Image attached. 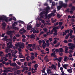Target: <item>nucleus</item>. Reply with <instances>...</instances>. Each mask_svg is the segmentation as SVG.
<instances>
[{"label": "nucleus", "instance_id": "f257e3e1", "mask_svg": "<svg viewBox=\"0 0 75 75\" xmlns=\"http://www.w3.org/2000/svg\"><path fill=\"white\" fill-rule=\"evenodd\" d=\"M50 7L49 6H47L45 9V11H43L42 12H41L40 15L38 16L37 19H41V18H43V17H44V15H43V14L45 13H46L47 12V13H49L48 10L50 9Z\"/></svg>", "mask_w": 75, "mask_h": 75}, {"label": "nucleus", "instance_id": "f03ea898", "mask_svg": "<svg viewBox=\"0 0 75 75\" xmlns=\"http://www.w3.org/2000/svg\"><path fill=\"white\" fill-rule=\"evenodd\" d=\"M48 13L49 12H46V13L45 12V13H43V15H44V16H43V18H44V17H45L46 18H45V19H47V18L49 19V18H51L52 16H55V14H54V13L52 12L51 13L47 15Z\"/></svg>", "mask_w": 75, "mask_h": 75}, {"label": "nucleus", "instance_id": "7ed1b4c3", "mask_svg": "<svg viewBox=\"0 0 75 75\" xmlns=\"http://www.w3.org/2000/svg\"><path fill=\"white\" fill-rule=\"evenodd\" d=\"M15 46L16 47H19L20 48H22L23 49L24 47V43H18L17 44H15Z\"/></svg>", "mask_w": 75, "mask_h": 75}, {"label": "nucleus", "instance_id": "20e7f679", "mask_svg": "<svg viewBox=\"0 0 75 75\" xmlns=\"http://www.w3.org/2000/svg\"><path fill=\"white\" fill-rule=\"evenodd\" d=\"M9 17H7L6 16L0 15V19H8Z\"/></svg>", "mask_w": 75, "mask_h": 75}, {"label": "nucleus", "instance_id": "39448f33", "mask_svg": "<svg viewBox=\"0 0 75 75\" xmlns=\"http://www.w3.org/2000/svg\"><path fill=\"white\" fill-rule=\"evenodd\" d=\"M14 33V31L10 30L6 32V33L8 35H11V34H13Z\"/></svg>", "mask_w": 75, "mask_h": 75}, {"label": "nucleus", "instance_id": "423d86ee", "mask_svg": "<svg viewBox=\"0 0 75 75\" xmlns=\"http://www.w3.org/2000/svg\"><path fill=\"white\" fill-rule=\"evenodd\" d=\"M13 16V14H10L9 15V17H11V18H9V19H16V17H15Z\"/></svg>", "mask_w": 75, "mask_h": 75}, {"label": "nucleus", "instance_id": "0eeeda50", "mask_svg": "<svg viewBox=\"0 0 75 75\" xmlns=\"http://www.w3.org/2000/svg\"><path fill=\"white\" fill-rule=\"evenodd\" d=\"M2 29H3V30H5V28H6V23L4 22H3L2 23Z\"/></svg>", "mask_w": 75, "mask_h": 75}, {"label": "nucleus", "instance_id": "6e6552de", "mask_svg": "<svg viewBox=\"0 0 75 75\" xmlns=\"http://www.w3.org/2000/svg\"><path fill=\"white\" fill-rule=\"evenodd\" d=\"M17 64L16 63H13L11 64L10 66H13V67H16V68H18V66H16Z\"/></svg>", "mask_w": 75, "mask_h": 75}, {"label": "nucleus", "instance_id": "1a4fd4ad", "mask_svg": "<svg viewBox=\"0 0 75 75\" xmlns=\"http://www.w3.org/2000/svg\"><path fill=\"white\" fill-rule=\"evenodd\" d=\"M30 38H31V39H33L34 40L35 39V35L34 34H32V35H30Z\"/></svg>", "mask_w": 75, "mask_h": 75}, {"label": "nucleus", "instance_id": "9d476101", "mask_svg": "<svg viewBox=\"0 0 75 75\" xmlns=\"http://www.w3.org/2000/svg\"><path fill=\"white\" fill-rule=\"evenodd\" d=\"M10 51H11V49L8 47L5 50V52L6 53H8V52H10Z\"/></svg>", "mask_w": 75, "mask_h": 75}, {"label": "nucleus", "instance_id": "9b49d317", "mask_svg": "<svg viewBox=\"0 0 75 75\" xmlns=\"http://www.w3.org/2000/svg\"><path fill=\"white\" fill-rule=\"evenodd\" d=\"M68 47H65V54H68Z\"/></svg>", "mask_w": 75, "mask_h": 75}, {"label": "nucleus", "instance_id": "f8f14e48", "mask_svg": "<svg viewBox=\"0 0 75 75\" xmlns=\"http://www.w3.org/2000/svg\"><path fill=\"white\" fill-rule=\"evenodd\" d=\"M68 64H64L63 65V67L65 69H67V67H68Z\"/></svg>", "mask_w": 75, "mask_h": 75}, {"label": "nucleus", "instance_id": "ddd939ff", "mask_svg": "<svg viewBox=\"0 0 75 75\" xmlns=\"http://www.w3.org/2000/svg\"><path fill=\"white\" fill-rule=\"evenodd\" d=\"M57 29H59V26L53 28V31H57Z\"/></svg>", "mask_w": 75, "mask_h": 75}, {"label": "nucleus", "instance_id": "4468645a", "mask_svg": "<svg viewBox=\"0 0 75 75\" xmlns=\"http://www.w3.org/2000/svg\"><path fill=\"white\" fill-rule=\"evenodd\" d=\"M21 67L23 69H25L26 70H27L28 69V67H24L23 66H22Z\"/></svg>", "mask_w": 75, "mask_h": 75}, {"label": "nucleus", "instance_id": "2eb2a0df", "mask_svg": "<svg viewBox=\"0 0 75 75\" xmlns=\"http://www.w3.org/2000/svg\"><path fill=\"white\" fill-rule=\"evenodd\" d=\"M31 28H32V26L30 25H28L27 26V29L28 30H30Z\"/></svg>", "mask_w": 75, "mask_h": 75}, {"label": "nucleus", "instance_id": "dca6fc26", "mask_svg": "<svg viewBox=\"0 0 75 75\" xmlns=\"http://www.w3.org/2000/svg\"><path fill=\"white\" fill-rule=\"evenodd\" d=\"M51 68L52 69H53L54 68V69H55V70L56 69V66H54L53 64H52V66H51Z\"/></svg>", "mask_w": 75, "mask_h": 75}, {"label": "nucleus", "instance_id": "f3484780", "mask_svg": "<svg viewBox=\"0 0 75 75\" xmlns=\"http://www.w3.org/2000/svg\"><path fill=\"white\" fill-rule=\"evenodd\" d=\"M59 45H60V43L59 42L57 43V45H54V47L55 48H57V47H59Z\"/></svg>", "mask_w": 75, "mask_h": 75}, {"label": "nucleus", "instance_id": "a211bd4d", "mask_svg": "<svg viewBox=\"0 0 75 75\" xmlns=\"http://www.w3.org/2000/svg\"><path fill=\"white\" fill-rule=\"evenodd\" d=\"M68 5H67V4H63L62 5V7H64V8H65L66 7H67Z\"/></svg>", "mask_w": 75, "mask_h": 75}, {"label": "nucleus", "instance_id": "6ab92c4d", "mask_svg": "<svg viewBox=\"0 0 75 75\" xmlns=\"http://www.w3.org/2000/svg\"><path fill=\"white\" fill-rule=\"evenodd\" d=\"M62 6H61V5L57 6V10H61V8H62Z\"/></svg>", "mask_w": 75, "mask_h": 75}, {"label": "nucleus", "instance_id": "aec40b11", "mask_svg": "<svg viewBox=\"0 0 75 75\" xmlns=\"http://www.w3.org/2000/svg\"><path fill=\"white\" fill-rule=\"evenodd\" d=\"M67 71L69 72V73H72V69H69L67 70Z\"/></svg>", "mask_w": 75, "mask_h": 75}, {"label": "nucleus", "instance_id": "412c9836", "mask_svg": "<svg viewBox=\"0 0 75 75\" xmlns=\"http://www.w3.org/2000/svg\"><path fill=\"white\" fill-rule=\"evenodd\" d=\"M1 58H2L3 59V61H4H4H7V60H8V59L5 57H3Z\"/></svg>", "mask_w": 75, "mask_h": 75}, {"label": "nucleus", "instance_id": "4be33fe9", "mask_svg": "<svg viewBox=\"0 0 75 75\" xmlns=\"http://www.w3.org/2000/svg\"><path fill=\"white\" fill-rule=\"evenodd\" d=\"M48 69V70H47V73H52V72L51 71V69Z\"/></svg>", "mask_w": 75, "mask_h": 75}, {"label": "nucleus", "instance_id": "5701e85b", "mask_svg": "<svg viewBox=\"0 0 75 75\" xmlns=\"http://www.w3.org/2000/svg\"><path fill=\"white\" fill-rule=\"evenodd\" d=\"M63 49L61 48H59V52H63Z\"/></svg>", "mask_w": 75, "mask_h": 75}, {"label": "nucleus", "instance_id": "b1692460", "mask_svg": "<svg viewBox=\"0 0 75 75\" xmlns=\"http://www.w3.org/2000/svg\"><path fill=\"white\" fill-rule=\"evenodd\" d=\"M51 57H55V58H57V55L56 54H54L53 53H52L51 54Z\"/></svg>", "mask_w": 75, "mask_h": 75}, {"label": "nucleus", "instance_id": "393cba45", "mask_svg": "<svg viewBox=\"0 0 75 75\" xmlns=\"http://www.w3.org/2000/svg\"><path fill=\"white\" fill-rule=\"evenodd\" d=\"M74 46H71L69 47V49H71V50H74Z\"/></svg>", "mask_w": 75, "mask_h": 75}, {"label": "nucleus", "instance_id": "a878e982", "mask_svg": "<svg viewBox=\"0 0 75 75\" xmlns=\"http://www.w3.org/2000/svg\"><path fill=\"white\" fill-rule=\"evenodd\" d=\"M43 30H44L45 33H47V32L48 31V29L45 28H43Z\"/></svg>", "mask_w": 75, "mask_h": 75}, {"label": "nucleus", "instance_id": "bb28decb", "mask_svg": "<svg viewBox=\"0 0 75 75\" xmlns=\"http://www.w3.org/2000/svg\"><path fill=\"white\" fill-rule=\"evenodd\" d=\"M32 29V31L33 33L34 34H35L36 33V30L35 29Z\"/></svg>", "mask_w": 75, "mask_h": 75}, {"label": "nucleus", "instance_id": "cd10ccee", "mask_svg": "<svg viewBox=\"0 0 75 75\" xmlns=\"http://www.w3.org/2000/svg\"><path fill=\"white\" fill-rule=\"evenodd\" d=\"M51 21L52 23H55V22L57 21V19H55L54 20V19H51Z\"/></svg>", "mask_w": 75, "mask_h": 75}, {"label": "nucleus", "instance_id": "c85d7f7f", "mask_svg": "<svg viewBox=\"0 0 75 75\" xmlns=\"http://www.w3.org/2000/svg\"><path fill=\"white\" fill-rule=\"evenodd\" d=\"M71 10L74 11L75 10V7L74 6H72L71 9Z\"/></svg>", "mask_w": 75, "mask_h": 75}, {"label": "nucleus", "instance_id": "c756f323", "mask_svg": "<svg viewBox=\"0 0 75 75\" xmlns=\"http://www.w3.org/2000/svg\"><path fill=\"white\" fill-rule=\"evenodd\" d=\"M62 59V57H60L59 59L58 58L57 60L59 62H61V60Z\"/></svg>", "mask_w": 75, "mask_h": 75}, {"label": "nucleus", "instance_id": "7c9ffc66", "mask_svg": "<svg viewBox=\"0 0 75 75\" xmlns=\"http://www.w3.org/2000/svg\"><path fill=\"white\" fill-rule=\"evenodd\" d=\"M68 45V46H70V47H71V46H73V45H74V44H73L71 43H69Z\"/></svg>", "mask_w": 75, "mask_h": 75}, {"label": "nucleus", "instance_id": "2f4dec72", "mask_svg": "<svg viewBox=\"0 0 75 75\" xmlns=\"http://www.w3.org/2000/svg\"><path fill=\"white\" fill-rule=\"evenodd\" d=\"M32 64V63H31V62H29L28 63V67H31V66Z\"/></svg>", "mask_w": 75, "mask_h": 75}, {"label": "nucleus", "instance_id": "473e14b6", "mask_svg": "<svg viewBox=\"0 0 75 75\" xmlns=\"http://www.w3.org/2000/svg\"><path fill=\"white\" fill-rule=\"evenodd\" d=\"M54 32L55 33H54L53 35H58V33H57V31H55V30H54Z\"/></svg>", "mask_w": 75, "mask_h": 75}, {"label": "nucleus", "instance_id": "72a5a7b5", "mask_svg": "<svg viewBox=\"0 0 75 75\" xmlns=\"http://www.w3.org/2000/svg\"><path fill=\"white\" fill-rule=\"evenodd\" d=\"M68 59V57L67 56H65L64 57V61H67V59Z\"/></svg>", "mask_w": 75, "mask_h": 75}, {"label": "nucleus", "instance_id": "f704fd0d", "mask_svg": "<svg viewBox=\"0 0 75 75\" xmlns=\"http://www.w3.org/2000/svg\"><path fill=\"white\" fill-rule=\"evenodd\" d=\"M65 33H69V30L68 29L67 30H65Z\"/></svg>", "mask_w": 75, "mask_h": 75}, {"label": "nucleus", "instance_id": "c9c22d12", "mask_svg": "<svg viewBox=\"0 0 75 75\" xmlns=\"http://www.w3.org/2000/svg\"><path fill=\"white\" fill-rule=\"evenodd\" d=\"M12 57H13L14 58H17V56L15 54H12Z\"/></svg>", "mask_w": 75, "mask_h": 75}, {"label": "nucleus", "instance_id": "e433bc0d", "mask_svg": "<svg viewBox=\"0 0 75 75\" xmlns=\"http://www.w3.org/2000/svg\"><path fill=\"white\" fill-rule=\"evenodd\" d=\"M19 69V68H18V67L16 68L15 67H14L13 68V70H14V71H16V70H17V69Z\"/></svg>", "mask_w": 75, "mask_h": 75}, {"label": "nucleus", "instance_id": "4c0bfd02", "mask_svg": "<svg viewBox=\"0 0 75 75\" xmlns=\"http://www.w3.org/2000/svg\"><path fill=\"white\" fill-rule=\"evenodd\" d=\"M59 4H60V6H62V5L63 4V2L62 1H60L59 2Z\"/></svg>", "mask_w": 75, "mask_h": 75}, {"label": "nucleus", "instance_id": "58836bf2", "mask_svg": "<svg viewBox=\"0 0 75 75\" xmlns=\"http://www.w3.org/2000/svg\"><path fill=\"white\" fill-rule=\"evenodd\" d=\"M19 56L20 58H23V55H22V54H19Z\"/></svg>", "mask_w": 75, "mask_h": 75}, {"label": "nucleus", "instance_id": "ea45409f", "mask_svg": "<svg viewBox=\"0 0 75 75\" xmlns=\"http://www.w3.org/2000/svg\"><path fill=\"white\" fill-rule=\"evenodd\" d=\"M35 54V57H37V55H38V54H37V52H35L34 53Z\"/></svg>", "mask_w": 75, "mask_h": 75}, {"label": "nucleus", "instance_id": "a19ab883", "mask_svg": "<svg viewBox=\"0 0 75 75\" xmlns=\"http://www.w3.org/2000/svg\"><path fill=\"white\" fill-rule=\"evenodd\" d=\"M31 59V60L33 61L35 58H34V56H31V57H30Z\"/></svg>", "mask_w": 75, "mask_h": 75}, {"label": "nucleus", "instance_id": "79ce46f5", "mask_svg": "<svg viewBox=\"0 0 75 75\" xmlns=\"http://www.w3.org/2000/svg\"><path fill=\"white\" fill-rule=\"evenodd\" d=\"M42 47H43L44 49H45V47H46V43H45L44 45H42Z\"/></svg>", "mask_w": 75, "mask_h": 75}, {"label": "nucleus", "instance_id": "37998d69", "mask_svg": "<svg viewBox=\"0 0 75 75\" xmlns=\"http://www.w3.org/2000/svg\"><path fill=\"white\" fill-rule=\"evenodd\" d=\"M35 68H37L38 67V65L37 64H36L34 66Z\"/></svg>", "mask_w": 75, "mask_h": 75}, {"label": "nucleus", "instance_id": "c03bdc74", "mask_svg": "<svg viewBox=\"0 0 75 75\" xmlns=\"http://www.w3.org/2000/svg\"><path fill=\"white\" fill-rule=\"evenodd\" d=\"M55 51L56 53H57V52H59V49H55Z\"/></svg>", "mask_w": 75, "mask_h": 75}, {"label": "nucleus", "instance_id": "a18cd8bd", "mask_svg": "<svg viewBox=\"0 0 75 75\" xmlns=\"http://www.w3.org/2000/svg\"><path fill=\"white\" fill-rule=\"evenodd\" d=\"M17 74H18V75L19 74H20L21 73V72H20V71H17L16 72Z\"/></svg>", "mask_w": 75, "mask_h": 75}, {"label": "nucleus", "instance_id": "49530a36", "mask_svg": "<svg viewBox=\"0 0 75 75\" xmlns=\"http://www.w3.org/2000/svg\"><path fill=\"white\" fill-rule=\"evenodd\" d=\"M46 62H49V59L48 58L44 59Z\"/></svg>", "mask_w": 75, "mask_h": 75}, {"label": "nucleus", "instance_id": "de8ad7c7", "mask_svg": "<svg viewBox=\"0 0 75 75\" xmlns=\"http://www.w3.org/2000/svg\"><path fill=\"white\" fill-rule=\"evenodd\" d=\"M72 52H74V51L73 50H70L69 52V53L71 54Z\"/></svg>", "mask_w": 75, "mask_h": 75}, {"label": "nucleus", "instance_id": "09e8293b", "mask_svg": "<svg viewBox=\"0 0 75 75\" xmlns=\"http://www.w3.org/2000/svg\"><path fill=\"white\" fill-rule=\"evenodd\" d=\"M58 25V22L56 23H54V26H57V25Z\"/></svg>", "mask_w": 75, "mask_h": 75}, {"label": "nucleus", "instance_id": "8fccbe9b", "mask_svg": "<svg viewBox=\"0 0 75 75\" xmlns=\"http://www.w3.org/2000/svg\"><path fill=\"white\" fill-rule=\"evenodd\" d=\"M13 47V45L12 44H11L8 46V47L10 48H11Z\"/></svg>", "mask_w": 75, "mask_h": 75}, {"label": "nucleus", "instance_id": "3c124183", "mask_svg": "<svg viewBox=\"0 0 75 75\" xmlns=\"http://www.w3.org/2000/svg\"><path fill=\"white\" fill-rule=\"evenodd\" d=\"M59 25H62V22H59Z\"/></svg>", "mask_w": 75, "mask_h": 75}, {"label": "nucleus", "instance_id": "603ef678", "mask_svg": "<svg viewBox=\"0 0 75 75\" xmlns=\"http://www.w3.org/2000/svg\"><path fill=\"white\" fill-rule=\"evenodd\" d=\"M28 46L31 48L32 47V44H28Z\"/></svg>", "mask_w": 75, "mask_h": 75}, {"label": "nucleus", "instance_id": "864d4df0", "mask_svg": "<svg viewBox=\"0 0 75 75\" xmlns=\"http://www.w3.org/2000/svg\"><path fill=\"white\" fill-rule=\"evenodd\" d=\"M57 41L56 40H54V41L53 42V43L54 44H55L57 42Z\"/></svg>", "mask_w": 75, "mask_h": 75}, {"label": "nucleus", "instance_id": "5fc2aeb1", "mask_svg": "<svg viewBox=\"0 0 75 75\" xmlns=\"http://www.w3.org/2000/svg\"><path fill=\"white\" fill-rule=\"evenodd\" d=\"M17 64L18 65H21V63L20 62H17Z\"/></svg>", "mask_w": 75, "mask_h": 75}, {"label": "nucleus", "instance_id": "6e6d98bb", "mask_svg": "<svg viewBox=\"0 0 75 75\" xmlns=\"http://www.w3.org/2000/svg\"><path fill=\"white\" fill-rule=\"evenodd\" d=\"M49 40L50 41V42H51L52 41V38H50L49 39Z\"/></svg>", "mask_w": 75, "mask_h": 75}, {"label": "nucleus", "instance_id": "4d7b16f0", "mask_svg": "<svg viewBox=\"0 0 75 75\" xmlns=\"http://www.w3.org/2000/svg\"><path fill=\"white\" fill-rule=\"evenodd\" d=\"M52 6H55V2H52Z\"/></svg>", "mask_w": 75, "mask_h": 75}, {"label": "nucleus", "instance_id": "13d9d810", "mask_svg": "<svg viewBox=\"0 0 75 75\" xmlns=\"http://www.w3.org/2000/svg\"><path fill=\"white\" fill-rule=\"evenodd\" d=\"M7 38V36H4V38H3V39L4 40H6Z\"/></svg>", "mask_w": 75, "mask_h": 75}, {"label": "nucleus", "instance_id": "bf43d9fd", "mask_svg": "<svg viewBox=\"0 0 75 75\" xmlns=\"http://www.w3.org/2000/svg\"><path fill=\"white\" fill-rule=\"evenodd\" d=\"M63 42H64V43H68V41L66 40H64Z\"/></svg>", "mask_w": 75, "mask_h": 75}, {"label": "nucleus", "instance_id": "052dcab7", "mask_svg": "<svg viewBox=\"0 0 75 75\" xmlns=\"http://www.w3.org/2000/svg\"><path fill=\"white\" fill-rule=\"evenodd\" d=\"M54 40H57L58 41V40H59V38H54Z\"/></svg>", "mask_w": 75, "mask_h": 75}, {"label": "nucleus", "instance_id": "680f3d73", "mask_svg": "<svg viewBox=\"0 0 75 75\" xmlns=\"http://www.w3.org/2000/svg\"><path fill=\"white\" fill-rule=\"evenodd\" d=\"M38 42L39 44H41L42 42V41H41V40H39L38 41Z\"/></svg>", "mask_w": 75, "mask_h": 75}, {"label": "nucleus", "instance_id": "e2e57ef3", "mask_svg": "<svg viewBox=\"0 0 75 75\" xmlns=\"http://www.w3.org/2000/svg\"><path fill=\"white\" fill-rule=\"evenodd\" d=\"M53 31H54V30L53 29L50 32V34H52V33H53Z\"/></svg>", "mask_w": 75, "mask_h": 75}, {"label": "nucleus", "instance_id": "0e129e2a", "mask_svg": "<svg viewBox=\"0 0 75 75\" xmlns=\"http://www.w3.org/2000/svg\"><path fill=\"white\" fill-rule=\"evenodd\" d=\"M66 34H66L65 32H63V34H62V35H63V36H64V35H66Z\"/></svg>", "mask_w": 75, "mask_h": 75}, {"label": "nucleus", "instance_id": "69168bd1", "mask_svg": "<svg viewBox=\"0 0 75 75\" xmlns=\"http://www.w3.org/2000/svg\"><path fill=\"white\" fill-rule=\"evenodd\" d=\"M8 62L10 65H11V64H12L11 63V60H9Z\"/></svg>", "mask_w": 75, "mask_h": 75}, {"label": "nucleus", "instance_id": "338daca9", "mask_svg": "<svg viewBox=\"0 0 75 75\" xmlns=\"http://www.w3.org/2000/svg\"><path fill=\"white\" fill-rule=\"evenodd\" d=\"M24 65L25 66H27V62H24Z\"/></svg>", "mask_w": 75, "mask_h": 75}, {"label": "nucleus", "instance_id": "774afa93", "mask_svg": "<svg viewBox=\"0 0 75 75\" xmlns=\"http://www.w3.org/2000/svg\"><path fill=\"white\" fill-rule=\"evenodd\" d=\"M25 38H23L22 39V41L23 42H25Z\"/></svg>", "mask_w": 75, "mask_h": 75}]
</instances>
